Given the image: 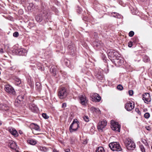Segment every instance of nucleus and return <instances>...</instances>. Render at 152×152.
Wrapping results in <instances>:
<instances>
[{"label":"nucleus","instance_id":"a211bd4d","mask_svg":"<svg viewBox=\"0 0 152 152\" xmlns=\"http://www.w3.org/2000/svg\"><path fill=\"white\" fill-rule=\"evenodd\" d=\"M114 62H115L116 64H117L119 65H121L123 62V60L120 59L119 58H116L114 61Z\"/></svg>","mask_w":152,"mask_h":152},{"label":"nucleus","instance_id":"aec40b11","mask_svg":"<svg viewBox=\"0 0 152 152\" xmlns=\"http://www.w3.org/2000/svg\"><path fill=\"white\" fill-rule=\"evenodd\" d=\"M36 88L38 91H40L42 89L41 84L39 82H37L36 84Z\"/></svg>","mask_w":152,"mask_h":152},{"label":"nucleus","instance_id":"bb28decb","mask_svg":"<svg viewBox=\"0 0 152 152\" xmlns=\"http://www.w3.org/2000/svg\"><path fill=\"white\" fill-rule=\"evenodd\" d=\"M35 18L36 20L38 22H41L42 20V17L39 15L37 16Z\"/></svg>","mask_w":152,"mask_h":152},{"label":"nucleus","instance_id":"49530a36","mask_svg":"<svg viewBox=\"0 0 152 152\" xmlns=\"http://www.w3.org/2000/svg\"><path fill=\"white\" fill-rule=\"evenodd\" d=\"M53 152H59L56 149L53 148H52Z\"/></svg>","mask_w":152,"mask_h":152},{"label":"nucleus","instance_id":"393cba45","mask_svg":"<svg viewBox=\"0 0 152 152\" xmlns=\"http://www.w3.org/2000/svg\"><path fill=\"white\" fill-rule=\"evenodd\" d=\"M96 152H104V150L103 147H99L96 150Z\"/></svg>","mask_w":152,"mask_h":152},{"label":"nucleus","instance_id":"37998d69","mask_svg":"<svg viewBox=\"0 0 152 152\" xmlns=\"http://www.w3.org/2000/svg\"><path fill=\"white\" fill-rule=\"evenodd\" d=\"M66 103H64L62 104V107L65 108L66 107Z\"/></svg>","mask_w":152,"mask_h":152},{"label":"nucleus","instance_id":"c03bdc74","mask_svg":"<svg viewBox=\"0 0 152 152\" xmlns=\"http://www.w3.org/2000/svg\"><path fill=\"white\" fill-rule=\"evenodd\" d=\"M145 128L148 131H150L151 129L149 126H146L145 127Z\"/></svg>","mask_w":152,"mask_h":152},{"label":"nucleus","instance_id":"4d7b16f0","mask_svg":"<svg viewBox=\"0 0 152 152\" xmlns=\"http://www.w3.org/2000/svg\"><path fill=\"white\" fill-rule=\"evenodd\" d=\"M1 121H0V126L1 125Z\"/></svg>","mask_w":152,"mask_h":152},{"label":"nucleus","instance_id":"9b49d317","mask_svg":"<svg viewBox=\"0 0 152 152\" xmlns=\"http://www.w3.org/2000/svg\"><path fill=\"white\" fill-rule=\"evenodd\" d=\"M31 129L33 133L35 134H38L36 133L33 130V129L38 131H40L39 126L37 124L32 123L31 124Z\"/></svg>","mask_w":152,"mask_h":152},{"label":"nucleus","instance_id":"cd10ccee","mask_svg":"<svg viewBox=\"0 0 152 152\" xmlns=\"http://www.w3.org/2000/svg\"><path fill=\"white\" fill-rule=\"evenodd\" d=\"M17 99L19 100V102L22 101L23 99V96L22 95L19 96H18Z\"/></svg>","mask_w":152,"mask_h":152},{"label":"nucleus","instance_id":"864d4df0","mask_svg":"<svg viewBox=\"0 0 152 152\" xmlns=\"http://www.w3.org/2000/svg\"><path fill=\"white\" fill-rule=\"evenodd\" d=\"M17 81L18 83H21V81L19 79H18Z\"/></svg>","mask_w":152,"mask_h":152},{"label":"nucleus","instance_id":"72a5a7b5","mask_svg":"<svg viewBox=\"0 0 152 152\" xmlns=\"http://www.w3.org/2000/svg\"><path fill=\"white\" fill-rule=\"evenodd\" d=\"M150 116L149 113H145L144 115V117L146 118H148Z\"/></svg>","mask_w":152,"mask_h":152},{"label":"nucleus","instance_id":"412c9836","mask_svg":"<svg viewBox=\"0 0 152 152\" xmlns=\"http://www.w3.org/2000/svg\"><path fill=\"white\" fill-rule=\"evenodd\" d=\"M111 16L118 18H120L121 17V15L118 13L115 12H113L111 13Z\"/></svg>","mask_w":152,"mask_h":152},{"label":"nucleus","instance_id":"3c124183","mask_svg":"<svg viewBox=\"0 0 152 152\" xmlns=\"http://www.w3.org/2000/svg\"><path fill=\"white\" fill-rule=\"evenodd\" d=\"M0 52L1 53H4L3 51V50L2 48L0 49Z\"/></svg>","mask_w":152,"mask_h":152},{"label":"nucleus","instance_id":"e433bc0d","mask_svg":"<svg viewBox=\"0 0 152 152\" xmlns=\"http://www.w3.org/2000/svg\"><path fill=\"white\" fill-rule=\"evenodd\" d=\"M42 116L45 119H47L49 118V117L47 115L46 113H44L42 114Z\"/></svg>","mask_w":152,"mask_h":152},{"label":"nucleus","instance_id":"423d86ee","mask_svg":"<svg viewBox=\"0 0 152 152\" xmlns=\"http://www.w3.org/2000/svg\"><path fill=\"white\" fill-rule=\"evenodd\" d=\"M107 122L105 120H103L99 122L97 126V129L99 132H102L103 129L107 125Z\"/></svg>","mask_w":152,"mask_h":152},{"label":"nucleus","instance_id":"bf43d9fd","mask_svg":"<svg viewBox=\"0 0 152 152\" xmlns=\"http://www.w3.org/2000/svg\"><path fill=\"white\" fill-rule=\"evenodd\" d=\"M16 152H19L18 151H16Z\"/></svg>","mask_w":152,"mask_h":152},{"label":"nucleus","instance_id":"a19ab883","mask_svg":"<svg viewBox=\"0 0 152 152\" xmlns=\"http://www.w3.org/2000/svg\"><path fill=\"white\" fill-rule=\"evenodd\" d=\"M129 93L130 95L132 96L133 94V91L132 90H130L129 91Z\"/></svg>","mask_w":152,"mask_h":152},{"label":"nucleus","instance_id":"473e14b6","mask_svg":"<svg viewBox=\"0 0 152 152\" xmlns=\"http://www.w3.org/2000/svg\"><path fill=\"white\" fill-rule=\"evenodd\" d=\"M141 141L144 144V145L146 146L148 145V144L147 141L145 139H142Z\"/></svg>","mask_w":152,"mask_h":152},{"label":"nucleus","instance_id":"ddd939ff","mask_svg":"<svg viewBox=\"0 0 152 152\" xmlns=\"http://www.w3.org/2000/svg\"><path fill=\"white\" fill-rule=\"evenodd\" d=\"M10 132L15 137H17L18 136V134L16 130L13 128H11L9 130Z\"/></svg>","mask_w":152,"mask_h":152},{"label":"nucleus","instance_id":"f3484780","mask_svg":"<svg viewBox=\"0 0 152 152\" xmlns=\"http://www.w3.org/2000/svg\"><path fill=\"white\" fill-rule=\"evenodd\" d=\"M117 55V52L113 50H111L108 53V56H110L111 57L114 58L115 56Z\"/></svg>","mask_w":152,"mask_h":152},{"label":"nucleus","instance_id":"de8ad7c7","mask_svg":"<svg viewBox=\"0 0 152 152\" xmlns=\"http://www.w3.org/2000/svg\"><path fill=\"white\" fill-rule=\"evenodd\" d=\"M64 150L66 152H69L70 151V149L69 148L64 149Z\"/></svg>","mask_w":152,"mask_h":152},{"label":"nucleus","instance_id":"c9c22d12","mask_svg":"<svg viewBox=\"0 0 152 152\" xmlns=\"http://www.w3.org/2000/svg\"><path fill=\"white\" fill-rule=\"evenodd\" d=\"M134 34V32L132 31H130L129 34V36L130 37H132Z\"/></svg>","mask_w":152,"mask_h":152},{"label":"nucleus","instance_id":"a878e982","mask_svg":"<svg viewBox=\"0 0 152 152\" xmlns=\"http://www.w3.org/2000/svg\"><path fill=\"white\" fill-rule=\"evenodd\" d=\"M95 93H91L90 94V99L91 101L94 102L95 101Z\"/></svg>","mask_w":152,"mask_h":152},{"label":"nucleus","instance_id":"09e8293b","mask_svg":"<svg viewBox=\"0 0 152 152\" xmlns=\"http://www.w3.org/2000/svg\"><path fill=\"white\" fill-rule=\"evenodd\" d=\"M69 63L70 62L69 61L65 62V63L66 66H69Z\"/></svg>","mask_w":152,"mask_h":152},{"label":"nucleus","instance_id":"4468645a","mask_svg":"<svg viewBox=\"0 0 152 152\" xmlns=\"http://www.w3.org/2000/svg\"><path fill=\"white\" fill-rule=\"evenodd\" d=\"M17 145L16 143L13 141H11L9 142V146L13 149H16L17 148Z\"/></svg>","mask_w":152,"mask_h":152},{"label":"nucleus","instance_id":"052dcab7","mask_svg":"<svg viewBox=\"0 0 152 152\" xmlns=\"http://www.w3.org/2000/svg\"><path fill=\"white\" fill-rule=\"evenodd\" d=\"M96 47H97V46H98L97 45H96Z\"/></svg>","mask_w":152,"mask_h":152},{"label":"nucleus","instance_id":"7ed1b4c3","mask_svg":"<svg viewBox=\"0 0 152 152\" xmlns=\"http://www.w3.org/2000/svg\"><path fill=\"white\" fill-rule=\"evenodd\" d=\"M68 93L64 87H62L58 90V96L61 99H63L66 97Z\"/></svg>","mask_w":152,"mask_h":152},{"label":"nucleus","instance_id":"c85d7f7f","mask_svg":"<svg viewBox=\"0 0 152 152\" xmlns=\"http://www.w3.org/2000/svg\"><path fill=\"white\" fill-rule=\"evenodd\" d=\"M140 148L142 152H145V148L142 145H140Z\"/></svg>","mask_w":152,"mask_h":152},{"label":"nucleus","instance_id":"9d476101","mask_svg":"<svg viewBox=\"0 0 152 152\" xmlns=\"http://www.w3.org/2000/svg\"><path fill=\"white\" fill-rule=\"evenodd\" d=\"M125 108L127 111H131L134 108V104L129 102L125 104Z\"/></svg>","mask_w":152,"mask_h":152},{"label":"nucleus","instance_id":"a18cd8bd","mask_svg":"<svg viewBox=\"0 0 152 152\" xmlns=\"http://www.w3.org/2000/svg\"><path fill=\"white\" fill-rule=\"evenodd\" d=\"M91 131L93 133V134L94 133V132L95 131L94 130V129H93V127H92L90 129Z\"/></svg>","mask_w":152,"mask_h":152},{"label":"nucleus","instance_id":"5701e85b","mask_svg":"<svg viewBox=\"0 0 152 152\" xmlns=\"http://www.w3.org/2000/svg\"><path fill=\"white\" fill-rule=\"evenodd\" d=\"M101 97L99 95L96 93V102H99L101 100Z\"/></svg>","mask_w":152,"mask_h":152},{"label":"nucleus","instance_id":"39448f33","mask_svg":"<svg viewBox=\"0 0 152 152\" xmlns=\"http://www.w3.org/2000/svg\"><path fill=\"white\" fill-rule=\"evenodd\" d=\"M78 126L79 124L78 122L77 121H75V120H74L69 127L70 132H72L76 131L77 129Z\"/></svg>","mask_w":152,"mask_h":152},{"label":"nucleus","instance_id":"f257e3e1","mask_svg":"<svg viewBox=\"0 0 152 152\" xmlns=\"http://www.w3.org/2000/svg\"><path fill=\"white\" fill-rule=\"evenodd\" d=\"M124 144L128 150H133L135 148V144L131 140L128 139L126 140L124 142Z\"/></svg>","mask_w":152,"mask_h":152},{"label":"nucleus","instance_id":"2eb2a0df","mask_svg":"<svg viewBox=\"0 0 152 152\" xmlns=\"http://www.w3.org/2000/svg\"><path fill=\"white\" fill-rule=\"evenodd\" d=\"M56 66L53 65L50 68V71L54 76L56 75Z\"/></svg>","mask_w":152,"mask_h":152},{"label":"nucleus","instance_id":"79ce46f5","mask_svg":"<svg viewBox=\"0 0 152 152\" xmlns=\"http://www.w3.org/2000/svg\"><path fill=\"white\" fill-rule=\"evenodd\" d=\"M132 42H131V41H130L128 43V46L130 47V48H131V47L132 46Z\"/></svg>","mask_w":152,"mask_h":152},{"label":"nucleus","instance_id":"ea45409f","mask_svg":"<svg viewBox=\"0 0 152 152\" xmlns=\"http://www.w3.org/2000/svg\"><path fill=\"white\" fill-rule=\"evenodd\" d=\"M19 35V34L18 32H14L13 34V36L15 37H17Z\"/></svg>","mask_w":152,"mask_h":152},{"label":"nucleus","instance_id":"1a4fd4ad","mask_svg":"<svg viewBox=\"0 0 152 152\" xmlns=\"http://www.w3.org/2000/svg\"><path fill=\"white\" fill-rule=\"evenodd\" d=\"M142 99L144 102L146 103H148V102L151 101L150 96L149 93H146L142 95Z\"/></svg>","mask_w":152,"mask_h":152},{"label":"nucleus","instance_id":"c756f323","mask_svg":"<svg viewBox=\"0 0 152 152\" xmlns=\"http://www.w3.org/2000/svg\"><path fill=\"white\" fill-rule=\"evenodd\" d=\"M143 60V61L145 62H147L150 61L149 58L147 56H145Z\"/></svg>","mask_w":152,"mask_h":152},{"label":"nucleus","instance_id":"603ef678","mask_svg":"<svg viewBox=\"0 0 152 152\" xmlns=\"http://www.w3.org/2000/svg\"><path fill=\"white\" fill-rule=\"evenodd\" d=\"M15 102L19 103L20 102H19V101L18 100V99H17L15 100Z\"/></svg>","mask_w":152,"mask_h":152},{"label":"nucleus","instance_id":"6e6552de","mask_svg":"<svg viewBox=\"0 0 152 152\" xmlns=\"http://www.w3.org/2000/svg\"><path fill=\"white\" fill-rule=\"evenodd\" d=\"M79 97L80 99V103L83 105H85L88 102L86 96L84 94L80 95Z\"/></svg>","mask_w":152,"mask_h":152},{"label":"nucleus","instance_id":"6e6d98bb","mask_svg":"<svg viewBox=\"0 0 152 152\" xmlns=\"http://www.w3.org/2000/svg\"><path fill=\"white\" fill-rule=\"evenodd\" d=\"M140 1H145L146 0H140Z\"/></svg>","mask_w":152,"mask_h":152},{"label":"nucleus","instance_id":"f704fd0d","mask_svg":"<svg viewBox=\"0 0 152 152\" xmlns=\"http://www.w3.org/2000/svg\"><path fill=\"white\" fill-rule=\"evenodd\" d=\"M135 111L138 114L140 115H141V113L140 111L139 110V109L138 108H136L135 109Z\"/></svg>","mask_w":152,"mask_h":152},{"label":"nucleus","instance_id":"4c0bfd02","mask_svg":"<svg viewBox=\"0 0 152 152\" xmlns=\"http://www.w3.org/2000/svg\"><path fill=\"white\" fill-rule=\"evenodd\" d=\"M84 120L87 122H88L89 121V118L88 116H84L83 117Z\"/></svg>","mask_w":152,"mask_h":152},{"label":"nucleus","instance_id":"0eeeda50","mask_svg":"<svg viewBox=\"0 0 152 152\" xmlns=\"http://www.w3.org/2000/svg\"><path fill=\"white\" fill-rule=\"evenodd\" d=\"M5 90L7 93L13 94H15V92L13 88L9 85H6L5 86Z\"/></svg>","mask_w":152,"mask_h":152},{"label":"nucleus","instance_id":"8fccbe9b","mask_svg":"<svg viewBox=\"0 0 152 152\" xmlns=\"http://www.w3.org/2000/svg\"><path fill=\"white\" fill-rule=\"evenodd\" d=\"M87 17H86V16L83 17V19L84 20H85V21L86 20H87Z\"/></svg>","mask_w":152,"mask_h":152},{"label":"nucleus","instance_id":"f03ea898","mask_svg":"<svg viewBox=\"0 0 152 152\" xmlns=\"http://www.w3.org/2000/svg\"><path fill=\"white\" fill-rule=\"evenodd\" d=\"M109 146L110 149L113 151H120L122 150L119 144L117 142H113L110 143Z\"/></svg>","mask_w":152,"mask_h":152},{"label":"nucleus","instance_id":"7c9ffc66","mask_svg":"<svg viewBox=\"0 0 152 152\" xmlns=\"http://www.w3.org/2000/svg\"><path fill=\"white\" fill-rule=\"evenodd\" d=\"M96 113L98 115V116H99V115L101 114V111L99 108H96Z\"/></svg>","mask_w":152,"mask_h":152},{"label":"nucleus","instance_id":"6ab92c4d","mask_svg":"<svg viewBox=\"0 0 152 152\" xmlns=\"http://www.w3.org/2000/svg\"><path fill=\"white\" fill-rule=\"evenodd\" d=\"M27 142L28 143L32 145H35L37 143L36 140L31 139L27 140Z\"/></svg>","mask_w":152,"mask_h":152},{"label":"nucleus","instance_id":"b1692460","mask_svg":"<svg viewBox=\"0 0 152 152\" xmlns=\"http://www.w3.org/2000/svg\"><path fill=\"white\" fill-rule=\"evenodd\" d=\"M31 110L34 112H36L38 110V108L35 105H33L31 107Z\"/></svg>","mask_w":152,"mask_h":152},{"label":"nucleus","instance_id":"f8f14e48","mask_svg":"<svg viewBox=\"0 0 152 152\" xmlns=\"http://www.w3.org/2000/svg\"><path fill=\"white\" fill-rule=\"evenodd\" d=\"M16 53L19 55L23 56L26 55V52L25 49L20 48L18 49Z\"/></svg>","mask_w":152,"mask_h":152},{"label":"nucleus","instance_id":"dca6fc26","mask_svg":"<svg viewBox=\"0 0 152 152\" xmlns=\"http://www.w3.org/2000/svg\"><path fill=\"white\" fill-rule=\"evenodd\" d=\"M97 78L99 80H102L103 79V77L102 74V70H100V71L98 72V73L96 75Z\"/></svg>","mask_w":152,"mask_h":152},{"label":"nucleus","instance_id":"2f4dec72","mask_svg":"<svg viewBox=\"0 0 152 152\" xmlns=\"http://www.w3.org/2000/svg\"><path fill=\"white\" fill-rule=\"evenodd\" d=\"M117 88L119 90L121 91L123 90V87L121 85L119 84L117 86Z\"/></svg>","mask_w":152,"mask_h":152},{"label":"nucleus","instance_id":"13d9d810","mask_svg":"<svg viewBox=\"0 0 152 152\" xmlns=\"http://www.w3.org/2000/svg\"><path fill=\"white\" fill-rule=\"evenodd\" d=\"M86 143V141H85V142H83V143H84V144H85V143Z\"/></svg>","mask_w":152,"mask_h":152},{"label":"nucleus","instance_id":"20e7f679","mask_svg":"<svg viewBox=\"0 0 152 152\" xmlns=\"http://www.w3.org/2000/svg\"><path fill=\"white\" fill-rule=\"evenodd\" d=\"M111 128L112 129L116 132H120V131L121 126L117 122L112 120L111 121Z\"/></svg>","mask_w":152,"mask_h":152},{"label":"nucleus","instance_id":"4be33fe9","mask_svg":"<svg viewBox=\"0 0 152 152\" xmlns=\"http://www.w3.org/2000/svg\"><path fill=\"white\" fill-rule=\"evenodd\" d=\"M39 149L41 151L46 152L48 150V149L45 147L40 146L39 147Z\"/></svg>","mask_w":152,"mask_h":152},{"label":"nucleus","instance_id":"58836bf2","mask_svg":"<svg viewBox=\"0 0 152 152\" xmlns=\"http://www.w3.org/2000/svg\"><path fill=\"white\" fill-rule=\"evenodd\" d=\"M77 12L79 13H80L82 11V9L79 7H77Z\"/></svg>","mask_w":152,"mask_h":152},{"label":"nucleus","instance_id":"5fc2aeb1","mask_svg":"<svg viewBox=\"0 0 152 152\" xmlns=\"http://www.w3.org/2000/svg\"><path fill=\"white\" fill-rule=\"evenodd\" d=\"M37 68L39 69H41L42 68V67L41 66H37Z\"/></svg>","mask_w":152,"mask_h":152}]
</instances>
